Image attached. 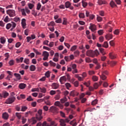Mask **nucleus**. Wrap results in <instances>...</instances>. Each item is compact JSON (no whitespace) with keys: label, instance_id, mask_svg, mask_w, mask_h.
Listing matches in <instances>:
<instances>
[{"label":"nucleus","instance_id":"obj_56","mask_svg":"<svg viewBox=\"0 0 126 126\" xmlns=\"http://www.w3.org/2000/svg\"><path fill=\"white\" fill-rule=\"evenodd\" d=\"M14 21L15 22H18V21H20V18L19 17H15L14 19Z\"/></svg>","mask_w":126,"mask_h":126},{"label":"nucleus","instance_id":"obj_47","mask_svg":"<svg viewBox=\"0 0 126 126\" xmlns=\"http://www.w3.org/2000/svg\"><path fill=\"white\" fill-rule=\"evenodd\" d=\"M10 27H11V24L8 23L6 25V28L7 29V30H9Z\"/></svg>","mask_w":126,"mask_h":126},{"label":"nucleus","instance_id":"obj_36","mask_svg":"<svg viewBox=\"0 0 126 126\" xmlns=\"http://www.w3.org/2000/svg\"><path fill=\"white\" fill-rule=\"evenodd\" d=\"M16 117H17L19 120H20V119H21V114L18 112H16Z\"/></svg>","mask_w":126,"mask_h":126},{"label":"nucleus","instance_id":"obj_57","mask_svg":"<svg viewBox=\"0 0 126 126\" xmlns=\"http://www.w3.org/2000/svg\"><path fill=\"white\" fill-rule=\"evenodd\" d=\"M85 61L86 62V63H91L92 62L91 61V59H90V58H86L85 59Z\"/></svg>","mask_w":126,"mask_h":126},{"label":"nucleus","instance_id":"obj_43","mask_svg":"<svg viewBox=\"0 0 126 126\" xmlns=\"http://www.w3.org/2000/svg\"><path fill=\"white\" fill-rule=\"evenodd\" d=\"M28 6H29V8H30V9H32V8H33V7H34V4L30 3L28 4Z\"/></svg>","mask_w":126,"mask_h":126},{"label":"nucleus","instance_id":"obj_54","mask_svg":"<svg viewBox=\"0 0 126 126\" xmlns=\"http://www.w3.org/2000/svg\"><path fill=\"white\" fill-rule=\"evenodd\" d=\"M27 101H33L34 99L32 98V96L31 95L29 96V97L27 98Z\"/></svg>","mask_w":126,"mask_h":126},{"label":"nucleus","instance_id":"obj_53","mask_svg":"<svg viewBox=\"0 0 126 126\" xmlns=\"http://www.w3.org/2000/svg\"><path fill=\"white\" fill-rule=\"evenodd\" d=\"M9 64L10 65H13L14 64V61L13 60H11L9 62Z\"/></svg>","mask_w":126,"mask_h":126},{"label":"nucleus","instance_id":"obj_6","mask_svg":"<svg viewBox=\"0 0 126 126\" xmlns=\"http://www.w3.org/2000/svg\"><path fill=\"white\" fill-rule=\"evenodd\" d=\"M15 101V97L12 96L8 98L6 101V104H11Z\"/></svg>","mask_w":126,"mask_h":126},{"label":"nucleus","instance_id":"obj_4","mask_svg":"<svg viewBox=\"0 0 126 126\" xmlns=\"http://www.w3.org/2000/svg\"><path fill=\"white\" fill-rule=\"evenodd\" d=\"M70 120L68 118H66L65 120L64 119H60L59 123H60V126H65L66 124L65 123H69Z\"/></svg>","mask_w":126,"mask_h":126},{"label":"nucleus","instance_id":"obj_17","mask_svg":"<svg viewBox=\"0 0 126 126\" xmlns=\"http://www.w3.org/2000/svg\"><path fill=\"white\" fill-rule=\"evenodd\" d=\"M2 117L4 120H7L8 119V114L7 113L5 112L2 114Z\"/></svg>","mask_w":126,"mask_h":126},{"label":"nucleus","instance_id":"obj_52","mask_svg":"<svg viewBox=\"0 0 126 126\" xmlns=\"http://www.w3.org/2000/svg\"><path fill=\"white\" fill-rule=\"evenodd\" d=\"M60 115L62 118H65V114H64L63 111H60Z\"/></svg>","mask_w":126,"mask_h":126},{"label":"nucleus","instance_id":"obj_62","mask_svg":"<svg viewBox=\"0 0 126 126\" xmlns=\"http://www.w3.org/2000/svg\"><path fill=\"white\" fill-rule=\"evenodd\" d=\"M45 76H46V77L49 78L50 77V71H48L45 73Z\"/></svg>","mask_w":126,"mask_h":126},{"label":"nucleus","instance_id":"obj_27","mask_svg":"<svg viewBox=\"0 0 126 126\" xmlns=\"http://www.w3.org/2000/svg\"><path fill=\"white\" fill-rule=\"evenodd\" d=\"M70 5H71V4L69 1H66L65 3V6L66 8H69V7H70Z\"/></svg>","mask_w":126,"mask_h":126},{"label":"nucleus","instance_id":"obj_42","mask_svg":"<svg viewBox=\"0 0 126 126\" xmlns=\"http://www.w3.org/2000/svg\"><path fill=\"white\" fill-rule=\"evenodd\" d=\"M24 63H26V64H29L30 63L29 59L26 58L24 60Z\"/></svg>","mask_w":126,"mask_h":126},{"label":"nucleus","instance_id":"obj_21","mask_svg":"<svg viewBox=\"0 0 126 126\" xmlns=\"http://www.w3.org/2000/svg\"><path fill=\"white\" fill-rule=\"evenodd\" d=\"M19 87L20 89H24L26 87V84L23 83L20 84Z\"/></svg>","mask_w":126,"mask_h":126},{"label":"nucleus","instance_id":"obj_49","mask_svg":"<svg viewBox=\"0 0 126 126\" xmlns=\"http://www.w3.org/2000/svg\"><path fill=\"white\" fill-rule=\"evenodd\" d=\"M119 33H120V30H116L114 32V34H115V35H119Z\"/></svg>","mask_w":126,"mask_h":126},{"label":"nucleus","instance_id":"obj_63","mask_svg":"<svg viewBox=\"0 0 126 126\" xmlns=\"http://www.w3.org/2000/svg\"><path fill=\"white\" fill-rule=\"evenodd\" d=\"M99 15L101 16H104V15H105V13H104V11H100L99 12Z\"/></svg>","mask_w":126,"mask_h":126},{"label":"nucleus","instance_id":"obj_58","mask_svg":"<svg viewBox=\"0 0 126 126\" xmlns=\"http://www.w3.org/2000/svg\"><path fill=\"white\" fill-rule=\"evenodd\" d=\"M82 5L83 6V7H86V6H87V2L82 1Z\"/></svg>","mask_w":126,"mask_h":126},{"label":"nucleus","instance_id":"obj_38","mask_svg":"<svg viewBox=\"0 0 126 126\" xmlns=\"http://www.w3.org/2000/svg\"><path fill=\"white\" fill-rule=\"evenodd\" d=\"M41 6H42V5L41 4V3H38L37 5L36 9L37 10H40V8H41Z\"/></svg>","mask_w":126,"mask_h":126},{"label":"nucleus","instance_id":"obj_5","mask_svg":"<svg viewBox=\"0 0 126 126\" xmlns=\"http://www.w3.org/2000/svg\"><path fill=\"white\" fill-rule=\"evenodd\" d=\"M7 14H8L10 17L15 16V11L14 10H8L6 11Z\"/></svg>","mask_w":126,"mask_h":126},{"label":"nucleus","instance_id":"obj_12","mask_svg":"<svg viewBox=\"0 0 126 126\" xmlns=\"http://www.w3.org/2000/svg\"><path fill=\"white\" fill-rule=\"evenodd\" d=\"M89 29H90L91 31H92V32H94V31H95L96 30V26L95 25L91 24L90 26L89 27Z\"/></svg>","mask_w":126,"mask_h":126},{"label":"nucleus","instance_id":"obj_13","mask_svg":"<svg viewBox=\"0 0 126 126\" xmlns=\"http://www.w3.org/2000/svg\"><path fill=\"white\" fill-rule=\"evenodd\" d=\"M57 92H59V93H58L57 94H56L54 97V98L56 100H60V99H61V91L60 90H57Z\"/></svg>","mask_w":126,"mask_h":126},{"label":"nucleus","instance_id":"obj_9","mask_svg":"<svg viewBox=\"0 0 126 126\" xmlns=\"http://www.w3.org/2000/svg\"><path fill=\"white\" fill-rule=\"evenodd\" d=\"M60 82L61 83V84H64V82L66 81V76H62L60 78Z\"/></svg>","mask_w":126,"mask_h":126},{"label":"nucleus","instance_id":"obj_19","mask_svg":"<svg viewBox=\"0 0 126 126\" xmlns=\"http://www.w3.org/2000/svg\"><path fill=\"white\" fill-rule=\"evenodd\" d=\"M109 58L111 59V60H114L117 58L116 54H114L113 53H109Z\"/></svg>","mask_w":126,"mask_h":126},{"label":"nucleus","instance_id":"obj_64","mask_svg":"<svg viewBox=\"0 0 126 126\" xmlns=\"http://www.w3.org/2000/svg\"><path fill=\"white\" fill-rule=\"evenodd\" d=\"M50 95H55V94H56V91H51L50 92Z\"/></svg>","mask_w":126,"mask_h":126},{"label":"nucleus","instance_id":"obj_60","mask_svg":"<svg viewBox=\"0 0 126 126\" xmlns=\"http://www.w3.org/2000/svg\"><path fill=\"white\" fill-rule=\"evenodd\" d=\"M89 75H93V74H95V71H89Z\"/></svg>","mask_w":126,"mask_h":126},{"label":"nucleus","instance_id":"obj_29","mask_svg":"<svg viewBox=\"0 0 126 126\" xmlns=\"http://www.w3.org/2000/svg\"><path fill=\"white\" fill-rule=\"evenodd\" d=\"M60 101L62 104H63V103H65V102H66V101H67V98H66V97H64L63 98H61L60 99Z\"/></svg>","mask_w":126,"mask_h":126},{"label":"nucleus","instance_id":"obj_16","mask_svg":"<svg viewBox=\"0 0 126 126\" xmlns=\"http://www.w3.org/2000/svg\"><path fill=\"white\" fill-rule=\"evenodd\" d=\"M97 3L99 5H102V4H107V1L102 0H98Z\"/></svg>","mask_w":126,"mask_h":126},{"label":"nucleus","instance_id":"obj_51","mask_svg":"<svg viewBox=\"0 0 126 126\" xmlns=\"http://www.w3.org/2000/svg\"><path fill=\"white\" fill-rule=\"evenodd\" d=\"M79 53L80 52H79V51L78 50H76L74 52V54L76 57H77V56H79Z\"/></svg>","mask_w":126,"mask_h":126},{"label":"nucleus","instance_id":"obj_24","mask_svg":"<svg viewBox=\"0 0 126 126\" xmlns=\"http://www.w3.org/2000/svg\"><path fill=\"white\" fill-rule=\"evenodd\" d=\"M30 69L31 71H35L36 70V66L34 65H31L30 67Z\"/></svg>","mask_w":126,"mask_h":126},{"label":"nucleus","instance_id":"obj_35","mask_svg":"<svg viewBox=\"0 0 126 126\" xmlns=\"http://www.w3.org/2000/svg\"><path fill=\"white\" fill-rule=\"evenodd\" d=\"M76 49H77V46L74 45L71 48L70 51L73 52V51H75Z\"/></svg>","mask_w":126,"mask_h":126},{"label":"nucleus","instance_id":"obj_45","mask_svg":"<svg viewBox=\"0 0 126 126\" xmlns=\"http://www.w3.org/2000/svg\"><path fill=\"white\" fill-rule=\"evenodd\" d=\"M4 22H6V23H7V22H8V21H9V18H8V16H6L5 17V18L4 19Z\"/></svg>","mask_w":126,"mask_h":126},{"label":"nucleus","instance_id":"obj_30","mask_svg":"<svg viewBox=\"0 0 126 126\" xmlns=\"http://www.w3.org/2000/svg\"><path fill=\"white\" fill-rule=\"evenodd\" d=\"M99 50L100 51V52L103 55V56H104V55H106V53L105 52V50L103 48H99Z\"/></svg>","mask_w":126,"mask_h":126},{"label":"nucleus","instance_id":"obj_61","mask_svg":"<svg viewBox=\"0 0 126 126\" xmlns=\"http://www.w3.org/2000/svg\"><path fill=\"white\" fill-rule=\"evenodd\" d=\"M49 63H50L51 65L52 66H56V63L53 62L52 61L49 62Z\"/></svg>","mask_w":126,"mask_h":126},{"label":"nucleus","instance_id":"obj_18","mask_svg":"<svg viewBox=\"0 0 126 126\" xmlns=\"http://www.w3.org/2000/svg\"><path fill=\"white\" fill-rule=\"evenodd\" d=\"M59 84L53 83L52 85L53 89H58L59 88Z\"/></svg>","mask_w":126,"mask_h":126},{"label":"nucleus","instance_id":"obj_28","mask_svg":"<svg viewBox=\"0 0 126 126\" xmlns=\"http://www.w3.org/2000/svg\"><path fill=\"white\" fill-rule=\"evenodd\" d=\"M24 58L23 57H21L20 59H16V61L17 63H22L23 62V60Z\"/></svg>","mask_w":126,"mask_h":126},{"label":"nucleus","instance_id":"obj_26","mask_svg":"<svg viewBox=\"0 0 126 126\" xmlns=\"http://www.w3.org/2000/svg\"><path fill=\"white\" fill-rule=\"evenodd\" d=\"M110 6L111 7H117V4H116V3L113 0L111 1L110 3Z\"/></svg>","mask_w":126,"mask_h":126},{"label":"nucleus","instance_id":"obj_33","mask_svg":"<svg viewBox=\"0 0 126 126\" xmlns=\"http://www.w3.org/2000/svg\"><path fill=\"white\" fill-rule=\"evenodd\" d=\"M97 103H98V100L97 99H95L92 102V105L94 106V105L97 104Z\"/></svg>","mask_w":126,"mask_h":126},{"label":"nucleus","instance_id":"obj_25","mask_svg":"<svg viewBox=\"0 0 126 126\" xmlns=\"http://www.w3.org/2000/svg\"><path fill=\"white\" fill-rule=\"evenodd\" d=\"M70 125L72 126H77V123L75 121V120H74L70 122Z\"/></svg>","mask_w":126,"mask_h":126},{"label":"nucleus","instance_id":"obj_34","mask_svg":"<svg viewBox=\"0 0 126 126\" xmlns=\"http://www.w3.org/2000/svg\"><path fill=\"white\" fill-rule=\"evenodd\" d=\"M65 85L67 89H69L70 87H71V85H70L69 83H66Z\"/></svg>","mask_w":126,"mask_h":126},{"label":"nucleus","instance_id":"obj_20","mask_svg":"<svg viewBox=\"0 0 126 126\" xmlns=\"http://www.w3.org/2000/svg\"><path fill=\"white\" fill-rule=\"evenodd\" d=\"M0 40L1 44H5L6 41V39H5V37H4V36H2L0 37Z\"/></svg>","mask_w":126,"mask_h":126},{"label":"nucleus","instance_id":"obj_40","mask_svg":"<svg viewBox=\"0 0 126 126\" xmlns=\"http://www.w3.org/2000/svg\"><path fill=\"white\" fill-rule=\"evenodd\" d=\"M92 79L93 81H97L98 78V77L96 76H93L92 77Z\"/></svg>","mask_w":126,"mask_h":126},{"label":"nucleus","instance_id":"obj_8","mask_svg":"<svg viewBox=\"0 0 126 126\" xmlns=\"http://www.w3.org/2000/svg\"><path fill=\"white\" fill-rule=\"evenodd\" d=\"M42 56L44 57L43 58V61H47L49 58V53L47 51H44Z\"/></svg>","mask_w":126,"mask_h":126},{"label":"nucleus","instance_id":"obj_11","mask_svg":"<svg viewBox=\"0 0 126 126\" xmlns=\"http://www.w3.org/2000/svg\"><path fill=\"white\" fill-rule=\"evenodd\" d=\"M50 111L52 112V113H57V112L59 111V108H58L57 107L51 106L50 107Z\"/></svg>","mask_w":126,"mask_h":126},{"label":"nucleus","instance_id":"obj_41","mask_svg":"<svg viewBox=\"0 0 126 126\" xmlns=\"http://www.w3.org/2000/svg\"><path fill=\"white\" fill-rule=\"evenodd\" d=\"M70 95L73 96V97H74V96H75V91H72L70 93Z\"/></svg>","mask_w":126,"mask_h":126},{"label":"nucleus","instance_id":"obj_23","mask_svg":"<svg viewBox=\"0 0 126 126\" xmlns=\"http://www.w3.org/2000/svg\"><path fill=\"white\" fill-rule=\"evenodd\" d=\"M14 75L18 80H20V79H21V76L20 75V74L15 73L14 74Z\"/></svg>","mask_w":126,"mask_h":126},{"label":"nucleus","instance_id":"obj_55","mask_svg":"<svg viewBox=\"0 0 126 126\" xmlns=\"http://www.w3.org/2000/svg\"><path fill=\"white\" fill-rule=\"evenodd\" d=\"M31 40H32V38L31 36L27 37V42L28 43H29V42H30V41H31Z\"/></svg>","mask_w":126,"mask_h":126},{"label":"nucleus","instance_id":"obj_46","mask_svg":"<svg viewBox=\"0 0 126 126\" xmlns=\"http://www.w3.org/2000/svg\"><path fill=\"white\" fill-rule=\"evenodd\" d=\"M27 109V107H26L25 106H22V109H21L22 112H25V111Z\"/></svg>","mask_w":126,"mask_h":126},{"label":"nucleus","instance_id":"obj_3","mask_svg":"<svg viewBox=\"0 0 126 126\" xmlns=\"http://www.w3.org/2000/svg\"><path fill=\"white\" fill-rule=\"evenodd\" d=\"M18 10H20V11L22 13V15L23 16H26L27 14H26V13H28V14H29V13H30L31 11H30V10H29V9H28L27 8V7H26L24 8H18ZM26 11V12H25Z\"/></svg>","mask_w":126,"mask_h":126},{"label":"nucleus","instance_id":"obj_50","mask_svg":"<svg viewBox=\"0 0 126 126\" xmlns=\"http://www.w3.org/2000/svg\"><path fill=\"white\" fill-rule=\"evenodd\" d=\"M33 52H34V53H35L36 55H41V53L39 52V51H38L37 49L33 48Z\"/></svg>","mask_w":126,"mask_h":126},{"label":"nucleus","instance_id":"obj_7","mask_svg":"<svg viewBox=\"0 0 126 126\" xmlns=\"http://www.w3.org/2000/svg\"><path fill=\"white\" fill-rule=\"evenodd\" d=\"M76 64H72L71 65V68L73 69L72 70V73L74 74V73H78V71L77 70V69H76Z\"/></svg>","mask_w":126,"mask_h":126},{"label":"nucleus","instance_id":"obj_15","mask_svg":"<svg viewBox=\"0 0 126 126\" xmlns=\"http://www.w3.org/2000/svg\"><path fill=\"white\" fill-rule=\"evenodd\" d=\"M105 38L106 40H111V39H113V35L111 33H108L105 35Z\"/></svg>","mask_w":126,"mask_h":126},{"label":"nucleus","instance_id":"obj_1","mask_svg":"<svg viewBox=\"0 0 126 126\" xmlns=\"http://www.w3.org/2000/svg\"><path fill=\"white\" fill-rule=\"evenodd\" d=\"M42 109L38 110L37 113L35 114V118H32V119H31V122H32V125H35V124L37 123V120L41 121L42 119H43V116H42ZM35 119H36L37 120H36Z\"/></svg>","mask_w":126,"mask_h":126},{"label":"nucleus","instance_id":"obj_39","mask_svg":"<svg viewBox=\"0 0 126 126\" xmlns=\"http://www.w3.org/2000/svg\"><path fill=\"white\" fill-rule=\"evenodd\" d=\"M32 92H39L40 91V90H39V88H33L32 90Z\"/></svg>","mask_w":126,"mask_h":126},{"label":"nucleus","instance_id":"obj_22","mask_svg":"<svg viewBox=\"0 0 126 126\" xmlns=\"http://www.w3.org/2000/svg\"><path fill=\"white\" fill-rule=\"evenodd\" d=\"M101 84H102V82H99V85H98V84L97 83H95L94 85V89H97L98 88V87H99V86H100V85H101Z\"/></svg>","mask_w":126,"mask_h":126},{"label":"nucleus","instance_id":"obj_59","mask_svg":"<svg viewBox=\"0 0 126 126\" xmlns=\"http://www.w3.org/2000/svg\"><path fill=\"white\" fill-rule=\"evenodd\" d=\"M61 102L60 101H57L55 102V106H57L58 107H59V106L61 105Z\"/></svg>","mask_w":126,"mask_h":126},{"label":"nucleus","instance_id":"obj_48","mask_svg":"<svg viewBox=\"0 0 126 126\" xmlns=\"http://www.w3.org/2000/svg\"><path fill=\"white\" fill-rule=\"evenodd\" d=\"M64 60L66 62H69L70 61V58H69V56H65L64 57Z\"/></svg>","mask_w":126,"mask_h":126},{"label":"nucleus","instance_id":"obj_32","mask_svg":"<svg viewBox=\"0 0 126 126\" xmlns=\"http://www.w3.org/2000/svg\"><path fill=\"white\" fill-rule=\"evenodd\" d=\"M102 46L103 48H108V47H109V44L107 41H105Z\"/></svg>","mask_w":126,"mask_h":126},{"label":"nucleus","instance_id":"obj_2","mask_svg":"<svg viewBox=\"0 0 126 126\" xmlns=\"http://www.w3.org/2000/svg\"><path fill=\"white\" fill-rule=\"evenodd\" d=\"M86 55L88 57H91V58H94L95 56L98 57L100 55V53L98 50L96 49L94 51L92 50H89L86 52Z\"/></svg>","mask_w":126,"mask_h":126},{"label":"nucleus","instance_id":"obj_10","mask_svg":"<svg viewBox=\"0 0 126 126\" xmlns=\"http://www.w3.org/2000/svg\"><path fill=\"white\" fill-rule=\"evenodd\" d=\"M8 95H9L8 93L6 92H3L2 94H0V98H2V97L3 98H6V97H8Z\"/></svg>","mask_w":126,"mask_h":126},{"label":"nucleus","instance_id":"obj_37","mask_svg":"<svg viewBox=\"0 0 126 126\" xmlns=\"http://www.w3.org/2000/svg\"><path fill=\"white\" fill-rule=\"evenodd\" d=\"M100 77L102 79V80H105V79H107V77L104 74H102L101 75H100Z\"/></svg>","mask_w":126,"mask_h":126},{"label":"nucleus","instance_id":"obj_31","mask_svg":"<svg viewBox=\"0 0 126 126\" xmlns=\"http://www.w3.org/2000/svg\"><path fill=\"white\" fill-rule=\"evenodd\" d=\"M39 89L40 90V92H42V93H46L47 90L45 88H39Z\"/></svg>","mask_w":126,"mask_h":126},{"label":"nucleus","instance_id":"obj_44","mask_svg":"<svg viewBox=\"0 0 126 126\" xmlns=\"http://www.w3.org/2000/svg\"><path fill=\"white\" fill-rule=\"evenodd\" d=\"M79 17H80V18H84V17H85V16L84 15V13H80L79 14Z\"/></svg>","mask_w":126,"mask_h":126},{"label":"nucleus","instance_id":"obj_14","mask_svg":"<svg viewBox=\"0 0 126 126\" xmlns=\"http://www.w3.org/2000/svg\"><path fill=\"white\" fill-rule=\"evenodd\" d=\"M21 24L23 28L25 29V28H26V20L25 19H23L22 20Z\"/></svg>","mask_w":126,"mask_h":126}]
</instances>
